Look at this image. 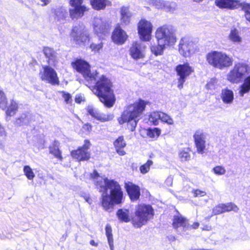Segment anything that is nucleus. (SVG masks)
Listing matches in <instances>:
<instances>
[{
    "instance_id": "obj_1",
    "label": "nucleus",
    "mask_w": 250,
    "mask_h": 250,
    "mask_svg": "<svg viewBox=\"0 0 250 250\" xmlns=\"http://www.w3.org/2000/svg\"><path fill=\"white\" fill-rule=\"evenodd\" d=\"M74 69L81 73L88 83L89 87H92L93 92L97 96L100 101L107 107L113 106L115 102L112 89L110 80L104 75H99L96 70L90 69L89 63H71Z\"/></svg>"
},
{
    "instance_id": "obj_2",
    "label": "nucleus",
    "mask_w": 250,
    "mask_h": 250,
    "mask_svg": "<svg viewBox=\"0 0 250 250\" xmlns=\"http://www.w3.org/2000/svg\"><path fill=\"white\" fill-rule=\"evenodd\" d=\"M91 177L95 180L96 185L101 188L100 191H103L101 196V204L104 208L108 210L112 209L115 205L121 204L123 201V192L119 184L114 180L105 178L103 181L99 179V173L94 170L90 174Z\"/></svg>"
},
{
    "instance_id": "obj_3",
    "label": "nucleus",
    "mask_w": 250,
    "mask_h": 250,
    "mask_svg": "<svg viewBox=\"0 0 250 250\" xmlns=\"http://www.w3.org/2000/svg\"><path fill=\"white\" fill-rule=\"evenodd\" d=\"M146 102L142 99L127 106L117 120L121 125L127 123V128L131 131L135 130L139 118L145 110Z\"/></svg>"
},
{
    "instance_id": "obj_4",
    "label": "nucleus",
    "mask_w": 250,
    "mask_h": 250,
    "mask_svg": "<svg viewBox=\"0 0 250 250\" xmlns=\"http://www.w3.org/2000/svg\"><path fill=\"white\" fill-rule=\"evenodd\" d=\"M135 215L136 218L132 221L133 224L136 228H141L153 218L154 210L150 205H140L136 209Z\"/></svg>"
},
{
    "instance_id": "obj_5",
    "label": "nucleus",
    "mask_w": 250,
    "mask_h": 250,
    "mask_svg": "<svg viewBox=\"0 0 250 250\" xmlns=\"http://www.w3.org/2000/svg\"><path fill=\"white\" fill-rule=\"evenodd\" d=\"M175 29L171 25H164L157 28L156 38L159 44L169 45L175 42Z\"/></svg>"
},
{
    "instance_id": "obj_6",
    "label": "nucleus",
    "mask_w": 250,
    "mask_h": 250,
    "mask_svg": "<svg viewBox=\"0 0 250 250\" xmlns=\"http://www.w3.org/2000/svg\"><path fill=\"white\" fill-rule=\"evenodd\" d=\"M70 38L71 42L79 46H84L89 41V35L85 29L84 25L81 22L73 26Z\"/></svg>"
},
{
    "instance_id": "obj_7",
    "label": "nucleus",
    "mask_w": 250,
    "mask_h": 250,
    "mask_svg": "<svg viewBox=\"0 0 250 250\" xmlns=\"http://www.w3.org/2000/svg\"><path fill=\"white\" fill-rule=\"evenodd\" d=\"M250 73V67L247 63H236L228 74V80L232 83L240 82L243 77Z\"/></svg>"
},
{
    "instance_id": "obj_8",
    "label": "nucleus",
    "mask_w": 250,
    "mask_h": 250,
    "mask_svg": "<svg viewBox=\"0 0 250 250\" xmlns=\"http://www.w3.org/2000/svg\"><path fill=\"white\" fill-rule=\"evenodd\" d=\"M40 77L42 81L52 85L59 84V79L54 68L49 65H43L40 71Z\"/></svg>"
},
{
    "instance_id": "obj_9",
    "label": "nucleus",
    "mask_w": 250,
    "mask_h": 250,
    "mask_svg": "<svg viewBox=\"0 0 250 250\" xmlns=\"http://www.w3.org/2000/svg\"><path fill=\"white\" fill-rule=\"evenodd\" d=\"M179 46V53L186 58L194 53L196 47V44L192 40L186 37L181 39Z\"/></svg>"
},
{
    "instance_id": "obj_10",
    "label": "nucleus",
    "mask_w": 250,
    "mask_h": 250,
    "mask_svg": "<svg viewBox=\"0 0 250 250\" xmlns=\"http://www.w3.org/2000/svg\"><path fill=\"white\" fill-rule=\"evenodd\" d=\"M172 226L177 232L182 235L188 234L191 227L187 219L181 215L174 216Z\"/></svg>"
},
{
    "instance_id": "obj_11",
    "label": "nucleus",
    "mask_w": 250,
    "mask_h": 250,
    "mask_svg": "<svg viewBox=\"0 0 250 250\" xmlns=\"http://www.w3.org/2000/svg\"><path fill=\"white\" fill-rule=\"evenodd\" d=\"M152 27L151 23L146 20L142 19L139 22L138 31L141 40L148 41L150 40Z\"/></svg>"
},
{
    "instance_id": "obj_12",
    "label": "nucleus",
    "mask_w": 250,
    "mask_h": 250,
    "mask_svg": "<svg viewBox=\"0 0 250 250\" xmlns=\"http://www.w3.org/2000/svg\"><path fill=\"white\" fill-rule=\"evenodd\" d=\"M90 145L89 141L85 140L82 146L71 151L72 157L79 161H87L90 157V153L88 152Z\"/></svg>"
},
{
    "instance_id": "obj_13",
    "label": "nucleus",
    "mask_w": 250,
    "mask_h": 250,
    "mask_svg": "<svg viewBox=\"0 0 250 250\" xmlns=\"http://www.w3.org/2000/svg\"><path fill=\"white\" fill-rule=\"evenodd\" d=\"M189 63L180 64L176 67L177 75L179 76L178 81V87L181 89L183 87V84L186 79L188 77L193 70L189 65Z\"/></svg>"
},
{
    "instance_id": "obj_14",
    "label": "nucleus",
    "mask_w": 250,
    "mask_h": 250,
    "mask_svg": "<svg viewBox=\"0 0 250 250\" xmlns=\"http://www.w3.org/2000/svg\"><path fill=\"white\" fill-rule=\"evenodd\" d=\"M197 152L202 154L205 152L206 147L207 134L202 130H197L193 135Z\"/></svg>"
},
{
    "instance_id": "obj_15",
    "label": "nucleus",
    "mask_w": 250,
    "mask_h": 250,
    "mask_svg": "<svg viewBox=\"0 0 250 250\" xmlns=\"http://www.w3.org/2000/svg\"><path fill=\"white\" fill-rule=\"evenodd\" d=\"M208 62H232L231 59L225 53L212 51L206 55Z\"/></svg>"
},
{
    "instance_id": "obj_16",
    "label": "nucleus",
    "mask_w": 250,
    "mask_h": 250,
    "mask_svg": "<svg viewBox=\"0 0 250 250\" xmlns=\"http://www.w3.org/2000/svg\"><path fill=\"white\" fill-rule=\"evenodd\" d=\"M110 28L111 25L108 22L103 21L101 19L99 18L94 19L93 28L94 32L97 35L108 34L110 32Z\"/></svg>"
},
{
    "instance_id": "obj_17",
    "label": "nucleus",
    "mask_w": 250,
    "mask_h": 250,
    "mask_svg": "<svg viewBox=\"0 0 250 250\" xmlns=\"http://www.w3.org/2000/svg\"><path fill=\"white\" fill-rule=\"evenodd\" d=\"M86 110L90 116L102 122L111 121L114 117L113 114H104L100 113L97 109L94 107L92 105H88Z\"/></svg>"
},
{
    "instance_id": "obj_18",
    "label": "nucleus",
    "mask_w": 250,
    "mask_h": 250,
    "mask_svg": "<svg viewBox=\"0 0 250 250\" xmlns=\"http://www.w3.org/2000/svg\"><path fill=\"white\" fill-rule=\"evenodd\" d=\"M127 37L126 32L120 26H117L113 31L111 38L115 43L122 45L125 42Z\"/></svg>"
},
{
    "instance_id": "obj_19",
    "label": "nucleus",
    "mask_w": 250,
    "mask_h": 250,
    "mask_svg": "<svg viewBox=\"0 0 250 250\" xmlns=\"http://www.w3.org/2000/svg\"><path fill=\"white\" fill-rule=\"evenodd\" d=\"M125 188L132 201L138 200L140 196V189L139 186L132 182L125 183Z\"/></svg>"
},
{
    "instance_id": "obj_20",
    "label": "nucleus",
    "mask_w": 250,
    "mask_h": 250,
    "mask_svg": "<svg viewBox=\"0 0 250 250\" xmlns=\"http://www.w3.org/2000/svg\"><path fill=\"white\" fill-rule=\"evenodd\" d=\"M145 47L137 42H134L130 48V54L135 60L144 57Z\"/></svg>"
},
{
    "instance_id": "obj_21",
    "label": "nucleus",
    "mask_w": 250,
    "mask_h": 250,
    "mask_svg": "<svg viewBox=\"0 0 250 250\" xmlns=\"http://www.w3.org/2000/svg\"><path fill=\"white\" fill-rule=\"evenodd\" d=\"M239 0H215V4L221 9H234L238 8Z\"/></svg>"
},
{
    "instance_id": "obj_22",
    "label": "nucleus",
    "mask_w": 250,
    "mask_h": 250,
    "mask_svg": "<svg viewBox=\"0 0 250 250\" xmlns=\"http://www.w3.org/2000/svg\"><path fill=\"white\" fill-rule=\"evenodd\" d=\"M88 9L85 5L79 7H72L69 9V16L72 20H77L82 18Z\"/></svg>"
},
{
    "instance_id": "obj_23",
    "label": "nucleus",
    "mask_w": 250,
    "mask_h": 250,
    "mask_svg": "<svg viewBox=\"0 0 250 250\" xmlns=\"http://www.w3.org/2000/svg\"><path fill=\"white\" fill-rule=\"evenodd\" d=\"M117 153L120 156L125 155L126 153L124 148L126 146V144L123 136L118 137L113 143Z\"/></svg>"
},
{
    "instance_id": "obj_24",
    "label": "nucleus",
    "mask_w": 250,
    "mask_h": 250,
    "mask_svg": "<svg viewBox=\"0 0 250 250\" xmlns=\"http://www.w3.org/2000/svg\"><path fill=\"white\" fill-rule=\"evenodd\" d=\"M221 98L223 102L226 104H230L234 100L233 92L228 88L222 90Z\"/></svg>"
},
{
    "instance_id": "obj_25",
    "label": "nucleus",
    "mask_w": 250,
    "mask_h": 250,
    "mask_svg": "<svg viewBox=\"0 0 250 250\" xmlns=\"http://www.w3.org/2000/svg\"><path fill=\"white\" fill-rule=\"evenodd\" d=\"M121 21L123 25H127L130 22V18L132 16L128 7L123 6L121 8Z\"/></svg>"
},
{
    "instance_id": "obj_26",
    "label": "nucleus",
    "mask_w": 250,
    "mask_h": 250,
    "mask_svg": "<svg viewBox=\"0 0 250 250\" xmlns=\"http://www.w3.org/2000/svg\"><path fill=\"white\" fill-rule=\"evenodd\" d=\"M43 54L46 59L47 62H55L57 61V53L53 48L49 47H44L43 49Z\"/></svg>"
},
{
    "instance_id": "obj_27",
    "label": "nucleus",
    "mask_w": 250,
    "mask_h": 250,
    "mask_svg": "<svg viewBox=\"0 0 250 250\" xmlns=\"http://www.w3.org/2000/svg\"><path fill=\"white\" fill-rule=\"evenodd\" d=\"M49 149L50 153L53 155L55 158L60 161L62 160L63 158L62 155V152L59 148V142L58 141H54L52 145L49 147Z\"/></svg>"
},
{
    "instance_id": "obj_28",
    "label": "nucleus",
    "mask_w": 250,
    "mask_h": 250,
    "mask_svg": "<svg viewBox=\"0 0 250 250\" xmlns=\"http://www.w3.org/2000/svg\"><path fill=\"white\" fill-rule=\"evenodd\" d=\"M129 214V210L126 209H119L116 213L118 219L124 222H129L130 221Z\"/></svg>"
},
{
    "instance_id": "obj_29",
    "label": "nucleus",
    "mask_w": 250,
    "mask_h": 250,
    "mask_svg": "<svg viewBox=\"0 0 250 250\" xmlns=\"http://www.w3.org/2000/svg\"><path fill=\"white\" fill-rule=\"evenodd\" d=\"M107 0H90L92 7L96 10H100L105 8Z\"/></svg>"
},
{
    "instance_id": "obj_30",
    "label": "nucleus",
    "mask_w": 250,
    "mask_h": 250,
    "mask_svg": "<svg viewBox=\"0 0 250 250\" xmlns=\"http://www.w3.org/2000/svg\"><path fill=\"white\" fill-rule=\"evenodd\" d=\"M238 7H241V10L245 12L246 19L250 22V3L245 1L240 2L239 0Z\"/></svg>"
},
{
    "instance_id": "obj_31",
    "label": "nucleus",
    "mask_w": 250,
    "mask_h": 250,
    "mask_svg": "<svg viewBox=\"0 0 250 250\" xmlns=\"http://www.w3.org/2000/svg\"><path fill=\"white\" fill-rule=\"evenodd\" d=\"M33 117L30 113L23 114L16 120V124L20 125H26L32 120Z\"/></svg>"
},
{
    "instance_id": "obj_32",
    "label": "nucleus",
    "mask_w": 250,
    "mask_h": 250,
    "mask_svg": "<svg viewBox=\"0 0 250 250\" xmlns=\"http://www.w3.org/2000/svg\"><path fill=\"white\" fill-rule=\"evenodd\" d=\"M229 38L233 42L240 43L242 42V38L239 36V31L235 28L230 30Z\"/></svg>"
},
{
    "instance_id": "obj_33",
    "label": "nucleus",
    "mask_w": 250,
    "mask_h": 250,
    "mask_svg": "<svg viewBox=\"0 0 250 250\" xmlns=\"http://www.w3.org/2000/svg\"><path fill=\"white\" fill-rule=\"evenodd\" d=\"M105 234L110 250H114V242L111 226L107 224L105 227Z\"/></svg>"
},
{
    "instance_id": "obj_34",
    "label": "nucleus",
    "mask_w": 250,
    "mask_h": 250,
    "mask_svg": "<svg viewBox=\"0 0 250 250\" xmlns=\"http://www.w3.org/2000/svg\"><path fill=\"white\" fill-rule=\"evenodd\" d=\"M240 94L241 96H243L245 93L250 91V76L245 79L244 83L240 87Z\"/></svg>"
},
{
    "instance_id": "obj_35",
    "label": "nucleus",
    "mask_w": 250,
    "mask_h": 250,
    "mask_svg": "<svg viewBox=\"0 0 250 250\" xmlns=\"http://www.w3.org/2000/svg\"><path fill=\"white\" fill-rule=\"evenodd\" d=\"M55 19L58 21L64 20L66 18L67 13L62 8H57L54 10Z\"/></svg>"
},
{
    "instance_id": "obj_36",
    "label": "nucleus",
    "mask_w": 250,
    "mask_h": 250,
    "mask_svg": "<svg viewBox=\"0 0 250 250\" xmlns=\"http://www.w3.org/2000/svg\"><path fill=\"white\" fill-rule=\"evenodd\" d=\"M18 108V104L14 100H12L10 105L8 106L6 111V115L9 116H13L15 114Z\"/></svg>"
},
{
    "instance_id": "obj_37",
    "label": "nucleus",
    "mask_w": 250,
    "mask_h": 250,
    "mask_svg": "<svg viewBox=\"0 0 250 250\" xmlns=\"http://www.w3.org/2000/svg\"><path fill=\"white\" fill-rule=\"evenodd\" d=\"M160 112H161L154 111L151 113L149 116V121L155 125H158L161 118Z\"/></svg>"
},
{
    "instance_id": "obj_38",
    "label": "nucleus",
    "mask_w": 250,
    "mask_h": 250,
    "mask_svg": "<svg viewBox=\"0 0 250 250\" xmlns=\"http://www.w3.org/2000/svg\"><path fill=\"white\" fill-rule=\"evenodd\" d=\"M161 133V130L157 127L149 128L146 130L147 135L151 138H157Z\"/></svg>"
},
{
    "instance_id": "obj_39",
    "label": "nucleus",
    "mask_w": 250,
    "mask_h": 250,
    "mask_svg": "<svg viewBox=\"0 0 250 250\" xmlns=\"http://www.w3.org/2000/svg\"><path fill=\"white\" fill-rule=\"evenodd\" d=\"M189 150L188 148H185L180 151L179 157L182 161H188L190 158Z\"/></svg>"
},
{
    "instance_id": "obj_40",
    "label": "nucleus",
    "mask_w": 250,
    "mask_h": 250,
    "mask_svg": "<svg viewBox=\"0 0 250 250\" xmlns=\"http://www.w3.org/2000/svg\"><path fill=\"white\" fill-rule=\"evenodd\" d=\"M23 172L24 175L29 180H33L35 177V174L34 173L32 169L29 166H25L23 167Z\"/></svg>"
},
{
    "instance_id": "obj_41",
    "label": "nucleus",
    "mask_w": 250,
    "mask_h": 250,
    "mask_svg": "<svg viewBox=\"0 0 250 250\" xmlns=\"http://www.w3.org/2000/svg\"><path fill=\"white\" fill-rule=\"evenodd\" d=\"M153 162L151 160H148L146 163L142 165L140 167V171L141 173L144 174L147 173L150 167L152 165Z\"/></svg>"
},
{
    "instance_id": "obj_42",
    "label": "nucleus",
    "mask_w": 250,
    "mask_h": 250,
    "mask_svg": "<svg viewBox=\"0 0 250 250\" xmlns=\"http://www.w3.org/2000/svg\"><path fill=\"white\" fill-rule=\"evenodd\" d=\"M160 120L164 123L167 124L168 125H171L173 124V119L168 114L161 112H160Z\"/></svg>"
},
{
    "instance_id": "obj_43",
    "label": "nucleus",
    "mask_w": 250,
    "mask_h": 250,
    "mask_svg": "<svg viewBox=\"0 0 250 250\" xmlns=\"http://www.w3.org/2000/svg\"><path fill=\"white\" fill-rule=\"evenodd\" d=\"M166 45H162L158 43L157 46H152L151 50L156 56L161 55Z\"/></svg>"
},
{
    "instance_id": "obj_44",
    "label": "nucleus",
    "mask_w": 250,
    "mask_h": 250,
    "mask_svg": "<svg viewBox=\"0 0 250 250\" xmlns=\"http://www.w3.org/2000/svg\"><path fill=\"white\" fill-rule=\"evenodd\" d=\"M158 2L161 4V5H163L164 8H166V10L172 12L175 9V3H170L164 1H159Z\"/></svg>"
},
{
    "instance_id": "obj_45",
    "label": "nucleus",
    "mask_w": 250,
    "mask_h": 250,
    "mask_svg": "<svg viewBox=\"0 0 250 250\" xmlns=\"http://www.w3.org/2000/svg\"><path fill=\"white\" fill-rule=\"evenodd\" d=\"M212 171L216 175H223L226 173V170L225 167L222 166H217L214 167Z\"/></svg>"
},
{
    "instance_id": "obj_46",
    "label": "nucleus",
    "mask_w": 250,
    "mask_h": 250,
    "mask_svg": "<svg viewBox=\"0 0 250 250\" xmlns=\"http://www.w3.org/2000/svg\"><path fill=\"white\" fill-rule=\"evenodd\" d=\"M224 208L225 212H228L233 210L235 212H237L238 210V207L232 203L224 204Z\"/></svg>"
},
{
    "instance_id": "obj_47",
    "label": "nucleus",
    "mask_w": 250,
    "mask_h": 250,
    "mask_svg": "<svg viewBox=\"0 0 250 250\" xmlns=\"http://www.w3.org/2000/svg\"><path fill=\"white\" fill-rule=\"evenodd\" d=\"M224 204H220L215 207L212 210L214 215H217L225 212Z\"/></svg>"
},
{
    "instance_id": "obj_48",
    "label": "nucleus",
    "mask_w": 250,
    "mask_h": 250,
    "mask_svg": "<svg viewBox=\"0 0 250 250\" xmlns=\"http://www.w3.org/2000/svg\"><path fill=\"white\" fill-rule=\"evenodd\" d=\"M6 134L3 127L0 125V148L3 147V143L5 140Z\"/></svg>"
},
{
    "instance_id": "obj_49",
    "label": "nucleus",
    "mask_w": 250,
    "mask_h": 250,
    "mask_svg": "<svg viewBox=\"0 0 250 250\" xmlns=\"http://www.w3.org/2000/svg\"><path fill=\"white\" fill-rule=\"evenodd\" d=\"M7 101L4 93L0 90V108L4 109L6 108Z\"/></svg>"
},
{
    "instance_id": "obj_50",
    "label": "nucleus",
    "mask_w": 250,
    "mask_h": 250,
    "mask_svg": "<svg viewBox=\"0 0 250 250\" xmlns=\"http://www.w3.org/2000/svg\"><path fill=\"white\" fill-rule=\"evenodd\" d=\"M103 47V43L102 42L96 44L92 43L90 45V48L92 51L98 52Z\"/></svg>"
},
{
    "instance_id": "obj_51",
    "label": "nucleus",
    "mask_w": 250,
    "mask_h": 250,
    "mask_svg": "<svg viewBox=\"0 0 250 250\" xmlns=\"http://www.w3.org/2000/svg\"><path fill=\"white\" fill-rule=\"evenodd\" d=\"M83 1V0H70L69 3L71 7H79L84 5L82 4Z\"/></svg>"
},
{
    "instance_id": "obj_52",
    "label": "nucleus",
    "mask_w": 250,
    "mask_h": 250,
    "mask_svg": "<svg viewBox=\"0 0 250 250\" xmlns=\"http://www.w3.org/2000/svg\"><path fill=\"white\" fill-rule=\"evenodd\" d=\"M192 193L193 194L194 197H203L206 194V192L205 191L201 190L198 189H193Z\"/></svg>"
},
{
    "instance_id": "obj_53",
    "label": "nucleus",
    "mask_w": 250,
    "mask_h": 250,
    "mask_svg": "<svg viewBox=\"0 0 250 250\" xmlns=\"http://www.w3.org/2000/svg\"><path fill=\"white\" fill-rule=\"evenodd\" d=\"M215 80L214 79H211L209 82H208L206 85V87L208 89H213L215 87Z\"/></svg>"
},
{
    "instance_id": "obj_54",
    "label": "nucleus",
    "mask_w": 250,
    "mask_h": 250,
    "mask_svg": "<svg viewBox=\"0 0 250 250\" xmlns=\"http://www.w3.org/2000/svg\"><path fill=\"white\" fill-rule=\"evenodd\" d=\"M62 97L67 104L70 103L71 96L70 94L62 92Z\"/></svg>"
},
{
    "instance_id": "obj_55",
    "label": "nucleus",
    "mask_w": 250,
    "mask_h": 250,
    "mask_svg": "<svg viewBox=\"0 0 250 250\" xmlns=\"http://www.w3.org/2000/svg\"><path fill=\"white\" fill-rule=\"evenodd\" d=\"M83 129L85 131L89 132L91 131L92 126L90 124L86 123L83 125Z\"/></svg>"
},
{
    "instance_id": "obj_56",
    "label": "nucleus",
    "mask_w": 250,
    "mask_h": 250,
    "mask_svg": "<svg viewBox=\"0 0 250 250\" xmlns=\"http://www.w3.org/2000/svg\"><path fill=\"white\" fill-rule=\"evenodd\" d=\"M84 101V97L81 95H77L75 97V102L77 103H81L82 101Z\"/></svg>"
},
{
    "instance_id": "obj_57",
    "label": "nucleus",
    "mask_w": 250,
    "mask_h": 250,
    "mask_svg": "<svg viewBox=\"0 0 250 250\" xmlns=\"http://www.w3.org/2000/svg\"><path fill=\"white\" fill-rule=\"evenodd\" d=\"M191 227L190 230L192 229H197L199 226V223L198 222H194L192 225H190Z\"/></svg>"
},
{
    "instance_id": "obj_58",
    "label": "nucleus",
    "mask_w": 250,
    "mask_h": 250,
    "mask_svg": "<svg viewBox=\"0 0 250 250\" xmlns=\"http://www.w3.org/2000/svg\"><path fill=\"white\" fill-rule=\"evenodd\" d=\"M40 0L41 2H42L43 3L41 4L42 6L47 5L51 1V0Z\"/></svg>"
},
{
    "instance_id": "obj_59",
    "label": "nucleus",
    "mask_w": 250,
    "mask_h": 250,
    "mask_svg": "<svg viewBox=\"0 0 250 250\" xmlns=\"http://www.w3.org/2000/svg\"><path fill=\"white\" fill-rule=\"evenodd\" d=\"M77 62V63H80V62H87L82 59L81 58L78 59L77 58L76 60L74 62Z\"/></svg>"
},
{
    "instance_id": "obj_60",
    "label": "nucleus",
    "mask_w": 250,
    "mask_h": 250,
    "mask_svg": "<svg viewBox=\"0 0 250 250\" xmlns=\"http://www.w3.org/2000/svg\"><path fill=\"white\" fill-rule=\"evenodd\" d=\"M166 183L167 185H171L172 183V178L171 177H168L166 180Z\"/></svg>"
},
{
    "instance_id": "obj_61",
    "label": "nucleus",
    "mask_w": 250,
    "mask_h": 250,
    "mask_svg": "<svg viewBox=\"0 0 250 250\" xmlns=\"http://www.w3.org/2000/svg\"><path fill=\"white\" fill-rule=\"evenodd\" d=\"M90 244L92 246H95V247H97L98 246V244L96 243L94 240H91L90 241Z\"/></svg>"
},
{
    "instance_id": "obj_62",
    "label": "nucleus",
    "mask_w": 250,
    "mask_h": 250,
    "mask_svg": "<svg viewBox=\"0 0 250 250\" xmlns=\"http://www.w3.org/2000/svg\"><path fill=\"white\" fill-rule=\"evenodd\" d=\"M213 66L215 67H217L218 66V65L219 64H221L222 63H213Z\"/></svg>"
},
{
    "instance_id": "obj_63",
    "label": "nucleus",
    "mask_w": 250,
    "mask_h": 250,
    "mask_svg": "<svg viewBox=\"0 0 250 250\" xmlns=\"http://www.w3.org/2000/svg\"><path fill=\"white\" fill-rule=\"evenodd\" d=\"M193 1L196 2H201L203 1L204 0H192Z\"/></svg>"
},
{
    "instance_id": "obj_64",
    "label": "nucleus",
    "mask_w": 250,
    "mask_h": 250,
    "mask_svg": "<svg viewBox=\"0 0 250 250\" xmlns=\"http://www.w3.org/2000/svg\"><path fill=\"white\" fill-rule=\"evenodd\" d=\"M206 229H207V230H209L210 229V227H207Z\"/></svg>"
}]
</instances>
